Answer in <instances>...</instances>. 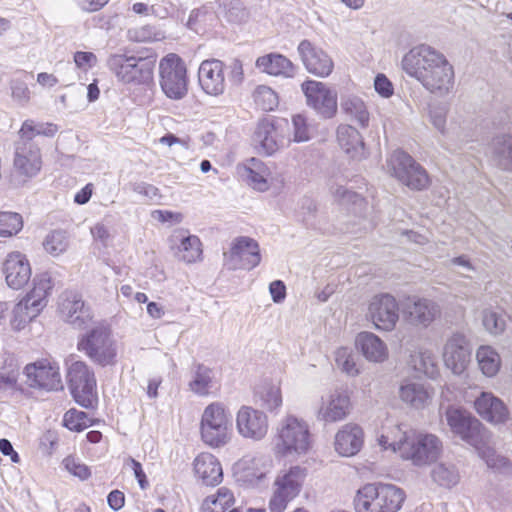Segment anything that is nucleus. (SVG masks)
Wrapping results in <instances>:
<instances>
[{
	"instance_id": "obj_22",
	"label": "nucleus",
	"mask_w": 512,
	"mask_h": 512,
	"mask_svg": "<svg viewBox=\"0 0 512 512\" xmlns=\"http://www.w3.org/2000/svg\"><path fill=\"white\" fill-rule=\"evenodd\" d=\"M199 84L203 91L212 96L225 90L224 63L218 59L204 60L198 70Z\"/></svg>"
},
{
	"instance_id": "obj_44",
	"label": "nucleus",
	"mask_w": 512,
	"mask_h": 512,
	"mask_svg": "<svg viewBox=\"0 0 512 512\" xmlns=\"http://www.w3.org/2000/svg\"><path fill=\"white\" fill-rule=\"evenodd\" d=\"M236 425L240 435L254 438L256 435V410L250 406H242L236 417Z\"/></svg>"
},
{
	"instance_id": "obj_54",
	"label": "nucleus",
	"mask_w": 512,
	"mask_h": 512,
	"mask_svg": "<svg viewBox=\"0 0 512 512\" xmlns=\"http://www.w3.org/2000/svg\"><path fill=\"white\" fill-rule=\"evenodd\" d=\"M45 250L51 255L57 256L68 247V240L65 232L56 230L47 235L44 243Z\"/></svg>"
},
{
	"instance_id": "obj_46",
	"label": "nucleus",
	"mask_w": 512,
	"mask_h": 512,
	"mask_svg": "<svg viewBox=\"0 0 512 512\" xmlns=\"http://www.w3.org/2000/svg\"><path fill=\"white\" fill-rule=\"evenodd\" d=\"M433 480L443 487L455 486L460 479L457 468L452 464H437L431 472Z\"/></svg>"
},
{
	"instance_id": "obj_48",
	"label": "nucleus",
	"mask_w": 512,
	"mask_h": 512,
	"mask_svg": "<svg viewBox=\"0 0 512 512\" xmlns=\"http://www.w3.org/2000/svg\"><path fill=\"white\" fill-rule=\"evenodd\" d=\"M23 228L22 216L15 212H0V236L10 237Z\"/></svg>"
},
{
	"instance_id": "obj_4",
	"label": "nucleus",
	"mask_w": 512,
	"mask_h": 512,
	"mask_svg": "<svg viewBox=\"0 0 512 512\" xmlns=\"http://www.w3.org/2000/svg\"><path fill=\"white\" fill-rule=\"evenodd\" d=\"M312 447L309 425L303 419L288 415L277 429L276 453L281 456H301Z\"/></svg>"
},
{
	"instance_id": "obj_2",
	"label": "nucleus",
	"mask_w": 512,
	"mask_h": 512,
	"mask_svg": "<svg viewBox=\"0 0 512 512\" xmlns=\"http://www.w3.org/2000/svg\"><path fill=\"white\" fill-rule=\"evenodd\" d=\"M405 499L404 492L391 484H366L354 498L356 512H397Z\"/></svg>"
},
{
	"instance_id": "obj_3",
	"label": "nucleus",
	"mask_w": 512,
	"mask_h": 512,
	"mask_svg": "<svg viewBox=\"0 0 512 512\" xmlns=\"http://www.w3.org/2000/svg\"><path fill=\"white\" fill-rule=\"evenodd\" d=\"M155 56L137 57L125 54L111 55L107 67L117 80L125 85H149L153 81Z\"/></svg>"
},
{
	"instance_id": "obj_45",
	"label": "nucleus",
	"mask_w": 512,
	"mask_h": 512,
	"mask_svg": "<svg viewBox=\"0 0 512 512\" xmlns=\"http://www.w3.org/2000/svg\"><path fill=\"white\" fill-rule=\"evenodd\" d=\"M234 502L233 493L225 488H219L216 496L207 497L202 505V509L204 512H224L228 507H230Z\"/></svg>"
},
{
	"instance_id": "obj_13",
	"label": "nucleus",
	"mask_w": 512,
	"mask_h": 512,
	"mask_svg": "<svg viewBox=\"0 0 512 512\" xmlns=\"http://www.w3.org/2000/svg\"><path fill=\"white\" fill-rule=\"evenodd\" d=\"M445 419L451 431L469 445L478 448L485 437L481 422L462 408L449 406Z\"/></svg>"
},
{
	"instance_id": "obj_30",
	"label": "nucleus",
	"mask_w": 512,
	"mask_h": 512,
	"mask_svg": "<svg viewBox=\"0 0 512 512\" xmlns=\"http://www.w3.org/2000/svg\"><path fill=\"white\" fill-rule=\"evenodd\" d=\"M258 67L272 76L292 78L296 73V66L287 57L277 53L258 57Z\"/></svg>"
},
{
	"instance_id": "obj_62",
	"label": "nucleus",
	"mask_w": 512,
	"mask_h": 512,
	"mask_svg": "<svg viewBox=\"0 0 512 512\" xmlns=\"http://www.w3.org/2000/svg\"><path fill=\"white\" fill-rule=\"evenodd\" d=\"M256 159L254 157L247 160L246 163L239 164L237 166V174L242 182L251 186L253 189L256 188V171L254 170Z\"/></svg>"
},
{
	"instance_id": "obj_14",
	"label": "nucleus",
	"mask_w": 512,
	"mask_h": 512,
	"mask_svg": "<svg viewBox=\"0 0 512 512\" xmlns=\"http://www.w3.org/2000/svg\"><path fill=\"white\" fill-rule=\"evenodd\" d=\"M301 89L306 98V104L323 119L333 118L338 109L337 92L327 84L315 80L302 83Z\"/></svg>"
},
{
	"instance_id": "obj_18",
	"label": "nucleus",
	"mask_w": 512,
	"mask_h": 512,
	"mask_svg": "<svg viewBox=\"0 0 512 512\" xmlns=\"http://www.w3.org/2000/svg\"><path fill=\"white\" fill-rule=\"evenodd\" d=\"M27 384L32 388L47 391L63 388L59 367L47 360L37 361L25 367Z\"/></svg>"
},
{
	"instance_id": "obj_36",
	"label": "nucleus",
	"mask_w": 512,
	"mask_h": 512,
	"mask_svg": "<svg viewBox=\"0 0 512 512\" xmlns=\"http://www.w3.org/2000/svg\"><path fill=\"white\" fill-rule=\"evenodd\" d=\"M401 400L410 406L420 409L427 405L430 395L423 384L417 382H405L399 390Z\"/></svg>"
},
{
	"instance_id": "obj_9",
	"label": "nucleus",
	"mask_w": 512,
	"mask_h": 512,
	"mask_svg": "<svg viewBox=\"0 0 512 512\" xmlns=\"http://www.w3.org/2000/svg\"><path fill=\"white\" fill-rule=\"evenodd\" d=\"M307 476V470L301 466H292L282 470L275 479V490L270 499L271 512H283L288 503L297 497Z\"/></svg>"
},
{
	"instance_id": "obj_40",
	"label": "nucleus",
	"mask_w": 512,
	"mask_h": 512,
	"mask_svg": "<svg viewBox=\"0 0 512 512\" xmlns=\"http://www.w3.org/2000/svg\"><path fill=\"white\" fill-rule=\"evenodd\" d=\"M213 371L203 364H198L193 372L192 380L189 382V388L199 396H206L213 387Z\"/></svg>"
},
{
	"instance_id": "obj_16",
	"label": "nucleus",
	"mask_w": 512,
	"mask_h": 512,
	"mask_svg": "<svg viewBox=\"0 0 512 512\" xmlns=\"http://www.w3.org/2000/svg\"><path fill=\"white\" fill-rule=\"evenodd\" d=\"M472 345L463 333L449 336L443 348V360L454 374H462L471 361Z\"/></svg>"
},
{
	"instance_id": "obj_15",
	"label": "nucleus",
	"mask_w": 512,
	"mask_h": 512,
	"mask_svg": "<svg viewBox=\"0 0 512 512\" xmlns=\"http://www.w3.org/2000/svg\"><path fill=\"white\" fill-rule=\"evenodd\" d=\"M367 317L376 329L390 332L399 321V305L390 294L375 295L368 305Z\"/></svg>"
},
{
	"instance_id": "obj_31",
	"label": "nucleus",
	"mask_w": 512,
	"mask_h": 512,
	"mask_svg": "<svg viewBox=\"0 0 512 512\" xmlns=\"http://www.w3.org/2000/svg\"><path fill=\"white\" fill-rule=\"evenodd\" d=\"M54 287V280L49 272H42L33 278V288L24 297L40 309H44L48 303V296Z\"/></svg>"
},
{
	"instance_id": "obj_25",
	"label": "nucleus",
	"mask_w": 512,
	"mask_h": 512,
	"mask_svg": "<svg viewBox=\"0 0 512 512\" xmlns=\"http://www.w3.org/2000/svg\"><path fill=\"white\" fill-rule=\"evenodd\" d=\"M364 433L360 426L352 423L344 425L335 435V450L344 457L356 455L362 448Z\"/></svg>"
},
{
	"instance_id": "obj_33",
	"label": "nucleus",
	"mask_w": 512,
	"mask_h": 512,
	"mask_svg": "<svg viewBox=\"0 0 512 512\" xmlns=\"http://www.w3.org/2000/svg\"><path fill=\"white\" fill-rule=\"evenodd\" d=\"M490 149L493 161L500 168L512 171V135L501 134L494 137Z\"/></svg>"
},
{
	"instance_id": "obj_34",
	"label": "nucleus",
	"mask_w": 512,
	"mask_h": 512,
	"mask_svg": "<svg viewBox=\"0 0 512 512\" xmlns=\"http://www.w3.org/2000/svg\"><path fill=\"white\" fill-rule=\"evenodd\" d=\"M278 133L274 124L273 117H265L258 123V153L260 152L259 148H261L265 155L274 154L278 148Z\"/></svg>"
},
{
	"instance_id": "obj_8",
	"label": "nucleus",
	"mask_w": 512,
	"mask_h": 512,
	"mask_svg": "<svg viewBox=\"0 0 512 512\" xmlns=\"http://www.w3.org/2000/svg\"><path fill=\"white\" fill-rule=\"evenodd\" d=\"M159 78L161 89L168 98L179 100L186 96L187 69L184 61L177 54L170 53L160 60Z\"/></svg>"
},
{
	"instance_id": "obj_60",
	"label": "nucleus",
	"mask_w": 512,
	"mask_h": 512,
	"mask_svg": "<svg viewBox=\"0 0 512 512\" xmlns=\"http://www.w3.org/2000/svg\"><path fill=\"white\" fill-rule=\"evenodd\" d=\"M19 369L10 363L0 369V390H12L17 384Z\"/></svg>"
},
{
	"instance_id": "obj_53",
	"label": "nucleus",
	"mask_w": 512,
	"mask_h": 512,
	"mask_svg": "<svg viewBox=\"0 0 512 512\" xmlns=\"http://www.w3.org/2000/svg\"><path fill=\"white\" fill-rule=\"evenodd\" d=\"M63 423L69 430L80 432L91 425V420L85 412L70 409L64 414Z\"/></svg>"
},
{
	"instance_id": "obj_26",
	"label": "nucleus",
	"mask_w": 512,
	"mask_h": 512,
	"mask_svg": "<svg viewBox=\"0 0 512 512\" xmlns=\"http://www.w3.org/2000/svg\"><path fill=\"white\" fill-rule=\"evenodd\" d=\"M194 473L206 486H216L222 482L223 470L218 459L208 452L199 454L193 462Z\"/></svg>"
},
{
	"instance_id": "obj_56",
	"label": "nucleus",
	"mask_w": 512,
	"mask_h": 512,
	"mask_svg": "<svg viewBox=\"0 0 512 512\" xmlns=\"http://www.w3.org/2000/svg\"><path fill=\"white\" fill-rule=\"evenodd\" d=\"M128 38L135 42H150L162 39L163 35L154 26L145 25L129 29Z\"/></svg>"
},
{
	"instance_id": "obj_43",
	"label": "nucleus",
	"mask_w": 512,
	"mask_h": 512,
	"mask_svg": "<svg viewBox=\"0 0 512 512\" xmlns=\"http://www.w3.org/2000/svg\"><path fill=\"white\" fill-rule=\"evenodd\" d=\"M237 482L253 486L256 483V459L254 456H244L233 467Z\"/></svg>"
},
{
	"instance_id": "obj_52",
	"label": "nucleus",
	"mask_w": 512,
	"mask_h": 512,
	"mask_svg": "<svg viewBox=\"0 0 512 512\" xmlns=\"http://www.w3.org/2000/svg\"><path fill=\"white\" fill-rule=\"evenodd\" d=\"M481 457L487 466L501 473H508L512 470L510 459L498 454L495 450L487 448L481 451Z\"/></svg>"
},
{
	"instance_id": "obj_38",
	"label": "nucleus",
	"mask_w": 512,
	"mask_h": 512,
	"mask_svg": "<svg viewBox=\"0 0 512 512\" xmlns=\"http://www.w3.org/2000/svg\"><path fill=\"white\" fill-rule=\"evenodd\" d=\"M58 132V126L54 123L36 122L27 119L22 123L18 136L29 142H37V136L53 137Z\"/></svg>"
},
{
	"instance_id": "obj_23",
	"label": "nucleus",
	"mask_w": 512,
	"mask_h": 512,
	"mask_svg": "<svg viewBox=\"0 0 512 512\" xmlns=\"http://www.w3.org/2000/svg\"><path fill=\"white\" fill-rule=\"evenodd\" d=\"M63 319L75 328H85L91 321V313L85 306L82 297L75 292H66L59 304Z\"/></svg>"
},
{
	"instance_id": "obj_41",
	"label": "nucleus",
	"mask_w": 512,
	"mask_h": 512,
	"mask_svg": "<svg viewBox=\"0 0 512 512\" xmlns=\"http://www.w3.org/2000/svg\"><path fill=\"white\" fill-rule=\"evenodd\" d=\"M284 179L276 170L267 165L258 163V192L272 191L278 193L283 187Z\"/></svg>"
},
{
	"instance_id": "obj_12",
	"label": "nucleus",
	"mask_w": 512,
	"mask_h": 512,
	"mask_svg": "<svg viewBox=\"0 0 512 512\" xmlns=\"http://www.w3.org/2000/svg\"><path fill=\"white\" fill-rule=\"evenodd\" d=\"M68 386L75 401L91 408L96 398V378L93 370L83 361L71 363L67 372Z\"/></svg>"
},
{
	"instance_id": "obj_5",
	"label": "nucleus",
	"mask_w": 512,
	"mask_h": 512,
	"mask_svg": "<svg viewBox=\"0 0 512 512\" xmlns=\"http://www.w3.org/2000/svg\"><path fill=\"white\" fill-rule=\"evenodd\" d=\"M200 432L203 442L211 448L225 446L231 440V415L220 402L209 404L203 411Z\"/></svg>"
},
{
	"instance_id": "obj_6",
	"label": "nucleus",
	"mask_w": 512,
	"mask_h": 512,
	"mask_svg": "<svg viewBox=\"0 0 512 512\" xmlns=\"http://www.w3.org/2000/svg\"><path fill=\"white\" fill-rule=\"evenodd\" d=\"M77 348L93 363L102 367L114 365L116 362V342L109 329L103 325H97L81 335Z\"/></svg>"
},
{
	"instance_id": "obj_49",
	"label": "nucleus",
	"mask_w": 512,
	"mask_h": 512,
	"mask_svg": "<svg viewBox=\"0 0 512 512\" xmlns=\"http://www.w3.org/2000/svg\"><path fill=\"white\" fill-rule=\"evenodd\" d=\"M412 363L417 371L431 378L434 377L437 372L435 356L429 350H420L417 354L413 355Z\"/></svg>"
},
{
	"instance_id": "obj_20",
	"label": "nucleus",
	"mask_w": 512,
	"mask_h": 512,
	"mask_svg": "<svg viewBox=\"0 0 512 512\" xmlns=\"http://www.w3.org/2000/svg\"><path fill=\"white\" fill-rule=\"evenodd\" d=\"M2 273L9 288L19 290L31 278V266L26 256L18 251L9 253L3 264Z\"/></svg>"
},
{
	"instance_id": "obj_37",
	"label": "nucleus",
	"mask_w": 512,
	"mask_h": 512,
	"mask_svg": "<svg viewBox=\"0 0 512 512\" xmlns=\"http://www.w3.org/2000/svg\"><path fill=\"white\" fill-rule=\"evenodd\" d=\"M41 311L42 309L36 307L34 304L29 302V300L23 298L12 310L10 325L14 330L20 331L25 328L29 322L36 318Z\"/></svg>"
},
{
	"instance_id": "obj_1",
	"label": "nucleus",
	"mask_w": 512,
	"mask_h": 512,
	"mask_svg": "<svg viewBox=\"0 0 512 512\" xmlns=\"http://www.w3.org/2000/svg\"><path fill=\"white\" fill-rule=\"evenodd\" d=\"M403 70L429 92L445 96L454 86V69L444 54L428 45L412 48L402 59Z\"/></svg>"
},
{
	"instance_id": "obj_32",
	"label": "nucleus",
	"mask_w": 512,
	"mask_h": 512,
	"mask_svg": "<svg viewBox=\"0 0 512 512\" xmlns=\"http://www.w3.org/2000/svg\"><path fill=\"white\" fill-rule=\"evenodd\" d=\"M412 431L403 429L402 425H385L382 427V432L378 436L377 441L383 449H391L394 452H398L401 456L402 444L409 440Z\"/></svg>"
},
{
	"instance_id": "obj_7",
	"label": "nucleus",
	"mask_w": 512,
	"mask_h": 512,
	"mask_svg": "<svg viewBox=\"0 0 512 512\" xmlns=\"http://www.w3.org/2000/svg\"><path fill=\"white\" fill-rule=\"evenodd\" d=\"M42 164V154L38 143L29 142L19 136L14 143L12 183L17 186L25 184L39 174Z\"/></svg>"
},
{
	"instance_id": "obj_28",
	"label": "nucleus",
	"mask_w": 512,
	"mask_h": 512,
	"mask_svg": "<svg viewBox=\"0 0 512 512\" xmlns=\"http://www.w3.org/2000/svg\"><path fill=\"white\" fill-rule=\"evenodd\" d=\"M474 406L483 419L492 423H502L508 415L504 403L490 392H482Z\"/></svg>"
},
{
	"instance_id": "obj_24",
	"label": "nucleus",
	"mask_w": 512,
	"mask_h": 512,
	"mask_svg": "<svg viewBox=\"0 0 512 512\" xmlns=\"http://www.w3.org/2000/svg\"><path fill=\"white\" fill-rule=\"evenodd\" d=\"M350 398L345 391L335 390L326 400L323 399L318 411V419L327 423L338 422L347 417Z\"/></svg>"
},
{
	"instance_id": "obj_42",
	"label": "nucleus",
	"mask_w": 512,
	"mask_h": 512,
	"mask_svg": "<svg viewBox=\"0 0 512 512\" xmlns=\"http://www.w3.org/2000/svg\"><path fill=\"white\" fill-rule=\"evenodd\" d=\"M202 254L201 241L195 235L181 236L177 256L186 263H194Z\"/></svg>"
},
{
	"instance_id": "obj_64",
	"label": "nucleus",
	"mask_w": 512,
	"mask_h": 512,
	"mask_svg": "<svg viewBox=\"0 0 512 512\" xmlns=\"http://www.w3.org/2000/svg\"><path fill=\"white\" fill-rule=\"evenodd\" d=\"M125 465L133 470L134 476L137 479L140 488L143 490L146 489L149 486V482L141 463L132 457H128Z\"/></svg>"
},
{
	"instance_id": "obj_51",
	"label": "nucleus",
	"mask_w": 512,
	"mask_h": 512,
	"mask_svg": "<svg viewBox=\"0 0 512 512\" xmlns=\"http://www.w3.org/2000/svg\"><path fill=\"white\" fill-rule=\"evenodd\" d=\"M335 361L337 366L349 376H357L360 372L356 356L348 348L341 347L335 352Z\"/></svg>"
},
{
	"instance_id": "obj_63",
	"label": "nucleus",
	"mask_w": 512,
	"mask_h": 512,
	"mask_svg": "<svg viewBox=\"0 0 512 512\" xmlns=\"http://www.w3.org/2000/svg\"><path fill=\"white\" fill-rule=\"evenodd\" d=\"M74 62L77 68L86 72L94 67L98 60L97 56L92 52L77 51L74 54Z\"/></svg>"
},
{
	"instance_id": "obj_27",
	"label": "nucleus",
	"mask_w": 512,
	"mask_h": 512,
	"mask_svg": "<svg viewBox=\"0 0 512 512\" xmlns=\"http://www.w3.org/2000/svg\"><path fill=\"white\" fill-rule=\"evenodd\" d=\"M355 345L365 359L370 362L381 363L388 358L387 345L372 332H360L355 339Z\"/></svg>"
},
{
	"instance_id": "obj_11",
	"label": "nucleus",
	"mask_w": 512,
	"mask_h": 512,
	"mask_svg": "<svg viewBox=\"0 0 512 512\" xmlns=\"http://www.w3.org/2000/svg\"><path fill=\"white\" fill-rule=\"evenodd\" d=\"M391 174L411 190L421 191L429 185L426 170L404 151H395L388 160Z\"/></svg>"
},
{
	"instance_id": "obj_17",
	"label": "nucleus",
	"mask_w": 512,
	"mask_h": 512,
	"mask_svg": "<svg viewBox=\"0 0 512 512\" xmlns=\"http://www.w3.org/2000/svg\"><path fill=\"white\" fill-rule=\"evenodd\" d=\"M223 258L224 265L230 270H249L255 266L256 242L250 237H236L229 250L223 252Z\"/></svg>"
},
{
	"instance_id": "obj_47",
	"label": "nucleus",
	"mask_w": 512,
	"mask_h": 512,
	"mask_svg": "<svg viewBox=\"0 0 512 512\" xmlns=\"http://www.w3.org/2000/svg\"><path fill=\"white\" fill-rule=\"evenodd\" d=\"M221 14L229 22H241L247 17V11L239 0H219Z\"/></svg>"
},
{
	"instance_id": "obj_29",
	"label": "nucleus",
	"mask_w": 512,
	"mask_h": 512,
	"mask_svg": "<svg viewBox=\"0 0 512 512\" xmlns=\"http://www.w3.org/2000/svg\"><path fill=\"white\" fill-rule=\"evenodd\" d=\"M337 141L341 149L351 158H361L365 145L359 131L351 125L341 124L337 128Z\"/></svg>"
},
{
	"instance_id": "obj_19",
	"label": "nucleus",
	"mask_w": 512,
	"mask_h": 512,
	"mask_svg": "<svg viewBox=\"0 0 512 512\" xmlns=\"http://www.w3.org/2000/svg\"><path fill=\"white\" fill-rule=\"evenodd\" d=\"M297 51L306 70L320 78L328 77L334 68L332 58L309 40H302Z\"/></svg>"
},
{
	"instance_id": "obj_50",
	"label": "nucleus",
	"mask_w": 512,
	"mask_h": 512,
	"mask_svg": "<svg viewBox=\"0 0 512 512\" xmlns=\"http://www.w3.org/2000/svg\"><path fill=\"white\" fill-rule=\"evenodd\" d=\"M262 406L268 411H274L282 405L280 387L277 383L264 384L260 392Z\"/></svg>"
},
{
	"instance_id": "obj_55",
	"label": "nucleus",
	"mask_w": 512,
	"mask_h": 512,
	"mask_svg": "<svg viewBox=\"0 0 512 512\" xmlns=\"http://www.w3.org/2000/svg\"><path fill=\"white\" fill-rule=\"evenodd\" d=\"M448 108L444 105L431 106L429 108V120L443 137L452 139L450 132L446 129Z\"/></svg>"
},
{
	"instance_id": "obj_57",
	"label": "nucleus",
	"mask_w": 512,
	"mask_h": 512,
	"mask_svg": "<svg viewBox=\"0 0 512 512\" xmlns=\"http://www.w3.org/2000/svg\"><path fill=\"white\" fill-rule=\"evenodd\" d=\"M482 323L484 328L493 335L502 333L505 329V320L502 315L490 309L483 311Z\"/></svg>"
},
{
	"instance_id": "obj_39",
	"label": "nucleus",
	"mask_w": 512,
	"mask_h": 512,
	"mask_svg": "<svg viewBox=\"0 0 512 512\" xmlns=\"http://www.w3.org/2000/svg\"><path fill=\"white\" fill-rule=\"evenodd\" d=\"M476 359L482 373L487 377L495 376L501 366L499 354L491 346H480L476 352Z\"/></svg>"
},
{
	"instance_id": "obj_35",
	"label": "nucleus",
	"mask_w": 512,
	"mask_h": 512,
	"mask_svg": "<svg viewBox=\"0 0 512 512\" xmlns=\"http://www.w3.org/2000/svg\"><path fill=\"white\" fill-rule=\"evenodd\" d=\"M340 106L351 121H355L362 128L369 125V112L361 98L353 95L343 97Z\"/></svg>"
},
{
	"instance_id": "obj_10",
	"label": "nucleus",
	"mask_w": 512,
	"mask_h": 512,
	"mask_svg": "<svg viewBox=\"0 0 512 512\" xmlns=\"http://www.w3.org/2000/svg\"><path fill=\"white\" fill-rule=\"evenodd\" d=\"M402 445L401 458L419 467L436 461L442 452L441 440L429 433L412 431L409 440Z\"/></svg>"
},
{
	"instance_id": "obj_61",
	"label": "nucleus",
	"mask_w": 512,
	"mask_h": 512,
	"mask_svg": "<svg viewBox=\"0 0 512 512\" xmlns=\"http://www.w3.org/2000/svg\"><path fill=\"white\" fill-rule=\"evenodd\" d=\"M63 465L70 474L78 477L81 480H86L91 475L89 467L72 456L66 457L63 460Z\"/></svg>"
},
{
	"instance_id": "obj_58",
	"label": "nucleus",
	"mask_w": 512,
	"mask_h": 512,
	"mask_svg": "<svg viewBox=\"0 0 512 512\" xmlns=\"http://www.w3.org/2000/svg\"><path fill=\"white\" fill-rule=\"evenodd\" d=\"M278 105L277 93L268 86L258 85V106L264 111H273Z\"/></svg>"
},
{
	"instance_id": "obj_59",
	"label": "nucleus",
	"mask_w": 512,
	"mask_h": 512,
	"mask_svg": "<svg viewBox=\"0 0 512 512\" xmlns=\"http://www.w3.org/2000/svg\"><path fill=\"white\" fill-rule=\"evenodd\" d=\"M295 142H306L311 138V128L305 116L297 114L292 118Z\"/></svg>"
},
{
	"instance_id": "obj_21",
	"label": "nucleus",
	"mask_w": 512,
	"mask_h": 512,
	"mask_svg": "<svg viewBox=\"0 0 512 512\" xmlns=\"http://www.w3.org/2000/svg\"><path fill=\"white\" fill-rule=\"evenodd\" d=\"M440 313L439 305L426 298H410L403 307V314L407 321L413 326L423 328L428 327L440 316Z\"/></svg>"
}]
</instances>
